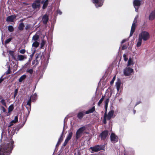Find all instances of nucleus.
Wrapping results in <instances>:
<instances>
[{
    "label": "nucleus",
    "mask_w": 155,
    "mask_h": 155,
    "mask_svg": "<svg viewBox=\"0 0 155 155\" xmlns=\"http://www.w3.org/2000/svg\"><path fill=\"white\" fill-rule=\"evenodd\" d=\"M0 102L2 105L5 106V107H6V104L5 101V100H4V99H2L1 100Z\"/></svg>",
    "instance_id": "7c9ffc66"
},
{
    "label": "nucleus",
    "mask_w": 155,
    "mask_h": 155,
    "mask_svg": "<svg viewBox=\"0 0 155 155\" xmlns=\"http://www.w3.org/2000/svg\"><path fill=\"white\" fill-rule=\"evenodd\" d=\"M104 147L101 145H97L93 147H91L90 149L91 150V153L94 152H97L102 150H103Z\"/></svg>",
    "instance_id": "20e7f679"
},
{
    "label": "nucleus",
    "mask_w": 155,
    "mask_h": 155,
    "mask_svg": "<svg viewBox=\"0 0 155 155\" xmlns=\"http://www.w3.org/2000/svg\"><path fill=\"white\" fill-rule=\"evenodd\" d=\"M15 129H13L12 131L11 132V134L12 135H13L15 134Z\"/></svg>",
    "instance_id": "de8ad7c7"
},
{
    "label": "nucleus",
    "mask_w": 155,
    "mask_h": 155,
    "mask_svg": "<svg viewBox=\"0 0 155 155\" xmlns=\"http://www.w3.org/2000/svg\"><path fill=\"white\" fill-rule=\"evenodd\" d=\"M108 131L107 130H105L103 131L100 134V136L101 137V140H104L108 136Z\"/></svg>",
    "instance_id": "9b49d317"
},
{
    "label": "nucleus",
    "mask_w": 155,
    "mask_h": 155,
    "mask_svg": "<svg viewBox=\"0 0 155 155\" xmlns=\"http://www.w3.org/2000/svg\"><path fill=\"white\" fill-rule=\"evenodd\" d=\"M126 41V39H124L122 41L121 43H124Z\"/></svg>",
    "instance_id": "4d7b16f0"
},
{
    "label": "nucleus",
    "mask_w": 155,
    "mask_h": 155,
    "mask_svg": "<svg viewBox=\"0 0 155 155\" xmlns=\"http://www.w3.org/2000/svg\"><path fill=\"white\" fill-rule=\"evenodd\" d=\"M39 38V35H38L36 34L32 37V41H37L38 40Z\"/></svg>",
    "instance_id": "a211bd4d"
},
{
    "label": "nucleus",
    "mask_w": 155,
    "mask_h": 155,
    "mask_svg": "<svg viewBox=\"0 0 155 155\" xmlns=\"http://www.w3.org/2000/svg\"><path fill=\"white\" fill-rule=\"evenodd\" d=\"M134 71V70L130 67L126 68L124 70V74L125 76H129Z\"/></svg>",
    "instance_id": "0eeeda50"
},
{
    "label": "nucleus",
    "mask_w": 155,
    "mask_h": 155,
    "mask_svg": "<svg viewBox=\"0 0 155 155\" xmlns=\"http://www.w3.org/2000/svg\"><path fill=\"white\" fill-rule=\"evenodd\" d=\"M95 110L94 107H93L91 108L90 109L86 111L85 113L86 114H88L90 113H92Z\"/></svg>",
    "instance_id": "f3484780"
},
{
    "label": "nucleus",
    "mask_w": 155,
    "mask_h": 155,
    "mask_svg": "<svg viewBox=\"0 0 155 155\" xmlns=\"http://www.w3.org/2000/svg\"><path fill=\"white\" fill-rule=\"evenodd\" d=\"M115 78H116L115 76H114L113 77L112 81L110 82V84H111L114 83V81L115 80Z\"/></svg>",
    "instance_id": "49530a36"
},
{
    "label": "nucleus",
    "mask_w": 155,
    "mask_h": 155,
    "mask_svg": "<svg viewBox=\"0 0 155 155\" xmlns=\"http://www.w3.org/2000/svg\"><path fill=\"white\" fill-rule=\"evenodd\" d=\"M9 54L13 58L15 59V58L14 55V52L13 51H9Z\"/></svg>",
    "instance_id": "cd10ccee"
},
{
    "label": "nucleus",
    "mask_w": 155,
    "mask_h": 155,
    "mask_svg": "<svg viewBox=\"0 0 155 155\" xmlns=\"http://www.w3.org/2000/svg\"><path fill=\"white\" fill-rule=\"evenodd\" d=\"M110 140L113 143H115L118 141V138L114 133H112L110 135Z\"/></svg>",
    "instance_id": "9d476101"
},
{
    "label": "nucleus",
    "mask_w": 155,
    "mask_h": 155,
    "mask_svg": "<svg viewBox=\"0 0 155 155\" xmlns=\"http://www.w3.org/2000/svg\"><path fill=\"white\" fill-rule=\"evenodd\" d=\"M141 1L139 0H134L133 2L135 11L137 12L139 7L140 5Z\"/></svg>",
    "instance_id": "1a4fd4ad"
},
{
    "label": "nucleus",
    "mask_w": 155,
    "mask_h": 155,
    "mask_svg": "<svg viewBox=\"0 0 155 155\" xmlns=\"http://www.w3.org/2000/svg\"><path fill=\"white\" fill-rule=\"evenodd\" d=\"M63 131L62 132V134L60 137L59 138L58 141V143H60L63 140Z\"/></svg>",
    "instance_id": "473e14b6"
},
{
    "label": "nucleus",
    "mask_w": 155,
    "mask_h": 155,
    "mask_svg": "<svg viewBox=\"0 0 155 155\" xmlns=\"http://www.w3.org/2000/svg\"><path fill=\"white\" fill-rule=\"evenodd\" d=\"M127 48V47L126 46H123L122 47V49L123 50H124V49H126Z\"/></svg>",
    "instance_id": "052dcab7"
},
{
    "label": "nucleus",
    "mask_w": 155,
    "mask_h": 155,
    "mask_svg": "<svg viewBox=\"0 0 155 155\" xmlns=\"http://www.w3.org/2000/svg\"><path fill=\"white\" fill-rule=\"evenodd\" d=\"M2 110L3 111V112H5L6 110V109L5 108L3 107H2Z\"/></svg>",
    "instance_id": "603ef678"
},
{
    "label": "nucleus",
    "mask_w": 155,
    "mask_h": 155,
    "mask_svg": "<svg viewBox=\"0 0 155 155\" xmlns=\"http://www.w3.org/2000/svg\"><path fill=\"white\" fill-rule=\"evenodd\" d=\"M26 72L29 73L30 74H31L33 72V69H27L26 70Z\"/></svg>",
    "instance_id": "c9c22d12"
},
{
    "label": "nucleus",
    "mask_w": 155,
    "mask_h": 155,
    "mask_svg": "<svg viewBox=\"0 0 155 155\" xmlns=\"http://www.w3.org/2000/svg\"><path fill=\"white\" fill-rule=\"evenodd\" d=\"M155 18V10L152 11L150 13L149 19L150 20H153Z\"/></svg>",
    "instance_id": "4468645a"
},
{
    "label": "nucleus",
    "mask_w": 155,
    "mask_h": 155,
    "mask_svg": "<svg viewBox=\"0 0 155 155\" xmlns=\"http://www.w3.org/2000/svg\"><path fill=\"white\" fill-rule=\"evenodd\" d=\"M29 64V63H26L25 64V65H24V68H26V66L28 65V64Z\"/></svg>",
    "instance_id": "6e6d98bb"
},
{
    "label": "nucleus",
    "mask_w": 155,
    "mask_h": 155,
    "mask_svg": "<svg viewBox=\"0 0 155 155\" xmlns=\"http://www.w3.org/2000/svg\"><path fill=\"white\" fill-rule=\"evenodd\" d=\"M109 98H107L106 100L104 102L105 105H108V104L109 102Z\"/></svg>",
    "instance_id": "a18cd8bd"
},
{
    "label": "nucleus",
    "mask_w": 155,
    "mask_h": 155,
    "mask_svg": "<svg viewBox=\"0 0 155 155\" xmlns=\"http://www.w3.org/2000/svg\"><path fill=\"white\" fill-rule=\"evenodd\" d=\"M12 38H9L7 39L5 41V44H8V43L12 40Z\"/></svg>",
    "instance_id": "a19ab883"
},
{
    "label": "nucleus",
    "mask_w": 155,
    "mask_h": 155,
    "mask_svg": "<svg viewBox=\"0 0 155 155\" xmlns=\"http://www.w3.org/2000/svg\"><path fill=\"white\" fill-rule=\"evenodd\" d=\"M24 27V24L23 23L21 22L19 24L18 27V29L20 31H22Z\"/></svg>",
    "instance_id": "aec40b11"
},
{
    "label": "nucleus",
    "mask_w": 155,
    "mask_h": 155,
    "mask_svg": "<svg viewBox=\"0 0 155 155\" xmlns=\"http://www.w3.org/2000/svg\"><path fill=\"white\" fill-rule=\"evenodd\" d=\"M10 73V67H9L8 70L7 71V72H6V73L7 74H9Z\"/></svg>",
    "instance_id": "09e8293b"
},
{
    "label": "nucleus",
    "mask_w": 155,
    "mask_h": 155,
    "mask_svg": "<svg viewBox=\"0 0 155 155\" xmlns=\"http://www.w3.org/2000/svg\"><path fill=\"white\" fill-rule=\"evenodd\" d=\"M26 75L25 74H24L21 76L18 79V81L19 82H21L23 81L26 78Z\"/></svg>",
    "instance_id": "5701e85b"
},
{
    "label": "nucleus",
    "mask_w": 155,
    "mask_h": 155,
    "mask_svg": "<svg viewBox=\"0 0 155 155\" xmlns=\"http://www.w3.org/2000/svg\"><path fill=\"white\" fill-rule=\"evenodd\" d=\"M105 113H106V116L107 117V120H109L113 117L114 111L113 110H111L107 114L106 111Z\"/></svg>",
    "instance_id": "f8f14e48"
},
{
    "label": "nucleus",
    "mask_w": 155,
    "mask_h": 155,
    "mask_svg": "<svg viewBox=\"0 0 155 155\" xmlns=\"http://www.w3.org/2000/svg\"><path fill=\"white\" fill-rule=\"evenodd\" d=\"M140 103V102H137L135 104V106H137Z\"/></svg>",
    "instance_id": "69168bd1"
},
{
    "label": "nucleus",
    "mask_w": 155,
    "mask_h": 155,
    "mask_svg": "<svg viewBox=\"0 0 155 155\" xmlns=\"http://www.w3.org/2000/svg\"><path fill=\"white\" fill-rule=\"evenodd\" d=\"M57 13L60 15H61L62 14V12L60 10H58L57 11Z\"/></svg>",
    "instance_id": "8fccbe9b"
},
{
    "label": "nucleus",
    "mask_w": 155,
    "mask_h": 155,
    "mask_svg": "<svg viewBox=\"0 0 155 155\" xmlns=\"http://www.w3.org/2000/svg\"><path fill=\"white\" fill-rule=\"evenodd\" d=\"M6 132H5V131H3L2 132V135L1 137L2 138H5L6 137Z\"/></svg>",
    "instance_id": "f704fd0d"
},
{
    "label": "nucleus",
    "mask_w": 155,
    "mask_h": 155,
    "mask_svg": "<svg viewBox=\"0 0 155 155\" xmlns=\"http://www.w3.org/2000/svg\"><path fill=\"white\" fill-rule=\"evenodd\" d=\"M85 130V127H80L77 130L76 134V138L77 140L81 137L82 134Z\"/></svg>",
    "instance_id": "39448f33"
},
{
    "label": "nucleus",
    "mask_w": 155,
    "mask_h": 155,
    "mask_svg": "<svg viewBox=\"0 0 155 155\" xmlns=\"http://www.w3.org/2000/svg\"><path fill=\"white\" fill-rule=\"evenodd\" d=\"M84 115V114L82 112L79 113L77 115V117L79 119H81L83 118Z\"/></svg>",
    "instance_id": "b1692460"
},
{
    "label": "nucleus",
    "mask_w": 155,
    "mask_h": 155,
    "mask_svg": "<svg viewBox=\"0 0 155 155\" xmlns=\"http://www.w3.org/2000/svg\"><path fill=\"white\" fill-rule=\"evenodd\" d=\"M18 121V117L17 116H15L14 119L12 120L11 122L14 124H15Z\"/></svg>",
    "instance_id": "c756f323"
},
{
    "label": "nucleus",
    "mask_w": 155,
    "mask_h": 155,
    "mask_svg": "<svg viewBox=\"0 0 155 155\" xmlns=\"http://www.w3.org/2000/svg\"><path fill=\"white\" fill-rule=\"evenodd\" d=\"M18 90L17 89H16L15 90L14 92V98H15L16 96L17 95L18 93Z\"/></svg>",
    "instance_id": "58836bf2"
},
{
    "label": "nucleus",
    "mask_w": 155,
    "mask_h": 155,
    "mask_svg": "<svg viewBox=\"0 0 155 155\" xmlns=\"http://www.w3.org/2000/svg\"><path fill=\"white\" fill-rule=\"evenodd\" d=\"M104 0H91L92 2L95 4V6L98 8L101 6Z\"/></svg>",
    "instance_id": "6e6552de"
},
{
    "label": "nucleus",
    "mask_w": 155,
    "mask_h": 155,
    "mask_svg": "<svg viewBox=\"0 0 155 155\" xmlns=\"http://www.w3.org/2000/svg\"><path fill=\"white\" fill-rule=\"evenodd\" d=\"M31 98H30L27 102V105L29 106L30 108H31Z\"/></svg>",
    "instance_id": "72a5a7b5"
},
{
    "label": "nucleus",
    "mask_w": 155,
    "mask_h": 155,
    "mask_svg": "<svg viewBox=\"0 0 155 155\" xmlns=\"http://www.w3.org/2000/svg\"><path fill=\"white\" fill-rule=\"evenodd\" d=\"M26 52L25 50V49H21L19 51L20 53L21 54H24Z\"/></svg>",
    "instance_id": "79ce46f5"
},
{
    "label": "nucleus",
    "mask_w": 155,
    "mask_h": 155,
    "mask_svg": "<svg viewBox=\"0 0 155 155\" xmlns=\"http://www.w3.org/2000/svg\"><path fill=\"white\" fill-rule=\"evenodd\" d=\"M14 124V123L12 122L11 121L9 125L8 126V133H10V131H11V130H10V127L11 126H12Z\"/></svg>",
    "instance_id": "c85d7f7f"
},
{
    "label": "nucleus",
    "mask_w": 155,
    "mask_h": 155,
    "mask_svg": "<svg viewBox=\"0 0 155 155\" xmlns=\"http://www.w3.org/2000/svg\"><path fill=\"white\" fill-rule=\"evenodd\" d=\"M106 113H105L104 114V116L103 120V123L104 124H106V119H107V117L106 116Z\"/></svg>",
    "instance_id": "4c0bfd02"
},
{
    "label": "nucleus",
    "mask_w": 155,
    "mask_h": 155,
    "mask_svg": "<svg viewBox=\"0 0 155 155\" xmlns=\"http://www.w3.org/2000/svg\"><path fill=\"white\" fill-rule=\"evenodd\" d=\"M30 98H31V99L32 101H35L37 98V94L36 93H35L33 95L31 96Z\"/></svg>",
    "instance_id": "412c9836"
},
{
    "label": "nucleus",
    "mask_w": 155,
    "mask_h": 155,
    "mask_svg": "<svg viewBox=\"0 0 155 155\" xmlns=\"http://www.w3.org/2000/svg\"><path fill=\"white\" fill-rule=\"evenodd\" d=\"M120 85L121 83L120 81H118L116 83V86L118 92L119 91Z\"/></svg>",
    "instance_id": "6ab92c4d"
},
{
    "label": "nucleus",
    "mask_w": 155,
    "mask_h": 155,
    "mask_svg": "<svg viewBox=\"0 0 155 155\" xmlns=\"http://www.w3.org/2000/svg\"><path fill=\"white\" fill-rule=\"evenodd\" d=\"M48 0H35L32 4V6L34 9L39 8L40 6V3H43V8L45 9L48 5Z\"/></svg>",
    "instance_id": "7ed1b4c3"
},
{
    "label": "nucleus",
    "mask_w": 155,
    "mask_h": 155,
    "mask_svg": "<svg viewBox=\"0 0 155 155\" xmlns=\"http://www.w3.org/2000/svg\"><path fill=\"white\" fill-rule=\"evenodd\" d=\"M30 27H31V25H30V24H27L26 25V27H25V29L26 30H27L28 29H30Z\"/></svg>",
    "instance_id": "ea45409f"
},
{
    "label": "nucleus",
    "mask_w": 155,
    "mask_h": 155,
    "mask_svg": "<svg viewBox=\"0 0 155 155\" xmlns=\"http://www.w3.org/2000/svg\"><path fill=\"white\" fill-rule=\"evenodd\" d=\"M69 140H68V139H66L65 140V141H64V142H65L66 143H68V142L69 141Z\"/></svg>",
    "instance_id": "13d9d810"
},
{
    "label": "nucleus",
    "mask_w": 155,
    "mask_h": 155,
    "mask_svg": "<svg viewBox=\"0 0 155 155\" xmlns=\"http://www.w3.org/2000/svg\"><path fill=\"white\" fill-rule=\"evenodd\" d=\"M67 143L65 142H64V143H63V146L64 147H65Z\"/></svg>",
    "instance_id": "680f3d73"
},
{
    "label": "nucleus",
    "mask_w": 155,
    "mask_h": 155,
    "mask_svg": "<svg viewBox=\"0 0 155 155\" xmlns=\"http://www.w3.org/2000/svg\"><path fill=\"white\" fill-rule=\"evenodd\" d=\"M103 100L102 99H101L99 100V101L98 103V106H100L101 104L102 103L103 101Z\"/></svg>",
    "instance_id": "c03bdc74"
},
{
    "label": "nucleus",
    "mask_w": 155,
    "mask_h": 155,
    "mask_svg": "<svg viewBox=\"0 0 155 155\" xmlns=\"http://www.w3.org/2000/svg\"><path fill=\"white\" fill-rule=\"evenodd\" d=\"M36 49L35 48V50L33 51V52H32V54H35V49Z\"/></svg>",
    "instance_id": "338daca9"
},
{
    "label": "nucleus",
    "mask_w": 155,
    "mask_h": 155,
    "mask_svg": "<svg viewBox=\"0 0 155 155\" xmlns=\"http://www.w3.org/2000/svg\"><path fill=\"white\" fill-rule=\"evenodd\" d=\"M66 118V117H65L64 120V127L65 126V120Z\"/></svg>",
    "instance_id": "bf43d9fd"
},
{
    "label": "nucleus",
    "mask_w": 155,
    "mask_h": 155,
    "mask_svg": "<svg viewBox=\"0 0 155 155\" xmlns=\"http://www.w3.org/2000/svg\"><path fill=\"white\" fill-rule=\"evenodd\" d=\"M150 37V34L148 32L146 31H142L139 35L137 47H139L141 46L142 40L143 41H147Z\"/></svg>",
    "instance_id": "f03ea898"
},
{
    "label": "nucleus",
    "mask_w": 155,
    "mask_h": 155,
    "mask_svg": "<svg viewBox=\"0 0 155 155\" xmlns=\"http://www.w3.org/2000/svg\"><path fill=\"white\" fill-rule=\"evenodd\" d=\"M48 20V16L47 15H44L42 17V21L44 24H47Z\"/></svg>",
    "instance_id": "dca6fc26"
},
{
    "label": "nucleus",
    "mask_w": 155,
    "mask_h": 155,
    "mask_svg": "<svg viewBox=\"0 0 155 155\" xmlns=\"http://www.w3.org/2000/svg\"><path fill=\"white\" fill-rule=\"evenodd\" d=\"M2 76L0 78V83H1L4 80V78H2Z\"/></svg>",
    "instance_id": "3c124183"
},
{
    "label": "nucleus",
    "mask_w": 155,
    "mask_h": 155,
    "mask_svg": "<svg viewBox=\"0 0 155 155\" xmlns=\"http://www.w3.org/2000/svg\"><path fill=\"white\" fill-rule=\"evenodd\" d=\"M73 135V133L72 132H70L68 135L67 136V137L66 139H67L68 140H70L71 138Z\"/></svg>",
    "instance_id": "bb28decb"
},
{
    "label": "nucleus",
    "mask_w": 155,
    "mask_h": 155,
    "mask_svg": "<svg viewBox=\"0 0 155 155\" xmlns=\"http://www.w3.org/2000/svg\"><path fill=\"white\" fill-rule=\"evenodd\" d=\"M104 97H105V96L102 95V97H101V99H103L104 100Z\"/></svg>",
    "instance_id": "e2e57ef3"
},
{
    "label": "nucleus",
    "mask_w": 155,
    "mask_h": 155,
    "mask_svg": "<svg viewBox=\"0 0 155 155\" xmlns=\"http://www.w3.org/2000/svg\"><path fill=\"white\" fill-rule=\"evenodd\" d=\"M36 59L37 60L38 59L39 56H40V54H36Z\"/></svg>",
    "instance_id": "5fc2aeb1"
},
{
    "label": "nucleus",
    "mask_w": 155,
    "mask_h": 155,
    "mask_svg": "<svg viewBox=\"0 0 155 155\" xmlns=\"http://www.w3.org/2000/svg\"><path fill=\"white\" fill-rule=\"evenodd\" d=\"M105 105V109H106V110H107V109L108 105Z\"/></svg>",
    "instance_id": "774afa93"
},
{
    "label": "nucleus",
    "mask_w": 155,
    "mask_h": 155,
    "mask_svg": "<svg viewBox=\"0 0 155 155\" xmlns=\"http://www.w3.org/2000/svg\"><path fill=\"white\" fill-rule=\"evenodd\" d=\"M39 45V43L37 41H34L32 44V47H35V49L37 48Z\"/></svg>",
    "instance_id": "4be33fe9"
},
{
    "label": "nucleus",
    "mask_w": 155,
    "mask_h": 155,
    "mask_svg": "<svg viewBox=\"0 0 155 155\" xmlns=\"http://www.w3.org/2000/svg\"><path fill=\"white\" fill-rule=\"evenodd\" d=\"M8 29L9 32H11L14 31V28L12 26L10 25L8 27Z\"/></svg>",
    "instance_id": "2f4dec72"
},
{
    "label": "nucleus",
    "mask_w": 155,
    "mask_h": 155,
    "mask_svg": "<svg viewBox=\"0 0 155 155\" xmlns=\"http://www.w3.org/2000/svg\"><path fill=\"white\" fill-rule=\"evenodd\" d=\"M45 41L44 40H43L41 43V48H42L44 46L45 44Z\"/></svg>",
    "instance_id": "e433bc0d"
},
{
    "label": "nucleus",
    "mask_w": 155,
    "mask_h": 155,
    "mask_svg": "<svg viewBox=\"0 0 155 155\" xmlns=\"http://www.w3.org/2000/svg\"><path fill=\"white\" fill-rule=\"evenodd\" d=\"M27 58L26 56L25 55H18L17 56V60L20 61H23L24 60Z\"/></svg>",
    "instance_id": "2eb2a0df"
},
{
    "label": "nucleus",
    "mask_w": 155,
    "mask_h": 155,
    "mask_svg": "<svg viewBox=\"0 0 155 155\" xmlns=\"http://www.w3.org/2000/svg\"><path fill=\"white\" fill-rule=\"evenodd\" d=\"M137 16L135 18L134 21L132 25L130 32V37H131L132 36L134 32L136 27V23L137 22Z\"/></svg>",
    "instance_id": "423d86ee"
},
{
    "label": "nucleus",
    "mask_w": 155,
    "mask_h": 155,
    "mask_svg": "<svg viewBox=\"0 0 155 155\" xmlns=\"http://www.w3.org/2000/svg\"><path fill=\"white\" fill-rule=\"evenodd\" d=\"M133 61L131 58H129L128 61V64H127V66L128 67L130 66L131 65L133 64Z\"/></svg>",
    "instance_id": "a878e982"
},
{
    "label": "nucleus",
    "mask_w": 155,
    "mask_h": 155,
    "mask_svg": "<svg viewBox=\"0 0 155 155\" xmlns=\"http://www.w3.org/2000/svg\"><path fill=\"white\" fill-rule=\"evenodd\" d=\"M16 18V16L15 15H11L7 17L6 21L8 22H12Z\"/></svg>",
    "instance_id": "ddd939ff"
},
{
    "label": "nucleus",
    "mask_w": 155,
    "mask_h": 155,
    "mask_svg": "<svg viewBox=\"0 0 155 155\" xmlns=\"http://www.w3.org/2000/svg\"><path fill=\"white\" fill-rule=\"evenodd\" d=\"M14 141L11 140L7 144L2 145L0 148V155H9L13 148Z\"/></svg>",
    "instance_id": "f257e3e1"
},
{
    "label": "nucleus",
    "mask_w": 155,
    "mask_h": 155,
    "mask_svg": "<svg viewBox=\"0 0 155 155\" xmlns=\"http://www.w3.org/2000/svg\"><path fill=\"white\" fill-rule=\"evenodd\" d=\"M60 144V143H58H58H57V144L56 145V147H58L59 145Z\"/></svg>",
    "instance_id": "0e129e2a"
},
{
    "label": "nucleus",
    "mask_w": 155,
    "mask_h": 155,
    "mask_svg": "<svg viewBox=\"0 0 155 155\" xmlns=\"http://www.w3.org/2000/svg\"><path fill=\"white\" fill-rule=\"evenodd\" d=\"M14 105L13 104H11L8 107V113L11 112L14 109Z\"/></svg>",
    "instance_id": "393cba45"
},
{
    "label": "nucleus",
    "mask_w": 155,
    "mask_h": 155,
    "mask_svg": "<svg viewBox=\"0 0 155 155\" xmlns=\"http://www.w3.org/2000/svg\"><path fill=\"white\" fill-rule=\"evenodd\" d=\"M123 57L124 58V60L125 61H127L128 60V58L127 57V55L125 54H124L123 55Z\"/></svg>",
    "instance_id": "37998d69"
},
{
    "label": "nucleus",
    "mask_w": 155,
    "mask_h": 155,
    "mask_svg": "<svg viewBox=\"0 0 155 155\" xmlns=\"http://www.w3.org/2000/svg\"><path fill=\"white\" fill-rule=\"evenodd\" d=\"M74 155H81L80 152L79 151H78L77 153H74Z\"/></svg>",
    "instance_id": "864d4df0"
}]
</instances>
